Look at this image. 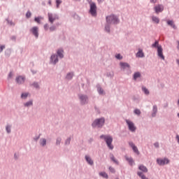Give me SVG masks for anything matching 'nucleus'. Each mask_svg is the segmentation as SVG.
<instances>
[{"mask_svg": "<svg viewBox=\"0 0 179 179\" xmlns=\"http://www.w3.org/2000/svg\"><path fill=\"white\" fill-rule=\"evenodd\" d=\"M101 139H104V141L106 142V145L108 146V148H109V149H114V146H113V145H111V143H113V137L110 136H105V135H102L100 136Z\"/></svg>", "mask_w": 179, "mask_h": 179, "instance_id": "1", "label": "nucleus"}, {"mask_svg": "<svg viewBox=\"0 0 179 179\" xmlns=\"http://www.w3.org/2000/svg\"><path fill=\"white\" fill-rule=\"evenodd\" d=\"M106 23L107 24H117L118 23V18L114 15H111L106 17Z\"/></svg>", "mask_w": 179, "mask_h": 179, "instance_id": "2", "label": "nucleus"}, {"mask_svg": "<svg viewBox=\"0 0 179 179\" xmlns=\"http://www.w3.org/2000/svg\"><path fill=\"white\" fill-rule=\"evenodd\" d=\"M105 121L106 120L103 117H101L100 119H96L92 123V127H94V128L96 127H98V128H101V127H103L104 125Z\"/></svg>", "mask_w": 179, "mask_h": 179, "instance_id": "3", "label": "nucleus"}, {"mask_svg": "<svg viewBox=\"0 0 179 179\" xmlns=\"http://www.w3.org/2000/svg\"><path fill=\"white\" fill-rule=\"evenodd\" d=\"M96 10H97V7L96 6V3H91L90 13L92 15V16H96V15H97Z\"/></svg>", "mask_w": 179, "mask_h": 179, "instance_id": "4", "label": "nucleus"}, {"mask_svg": "<svg viewBox=\"0 0 179 179\" xmlns=\"http://www.w3.org/2000/svg\"><path fill=\"white\" fill-rule=\"evenodd\" d=\"M126 122L129 127V131H131V132H134V131L136 130V127H135V124L131 121L127 120Z\"/></svg>", "mask_w": 179, "mask_h": 179, "instance_id": "5", "label": "nucleus"}, {"mask_svg": "<svg viewBox=\"0 0 179 179\" xmlns=\"http://www.w3.org/2000/svg\"><path fill=\"white\" fill-rule=\"evenodd\" d=\"M48 20H49L50 23H51V24H52V23H54L55 20H58V16L57 15H54L52 13H48Z\"/></svg>", "mask_w": 179, "mask_h": 179, "instance_id": "6", "label": "nucleus"}, {"mask_svg": "<svg viewBox=\"0 0 179 179\" xmlns=\"http://www.w3.org/2000/svg\"><path fill=\"white\" fill-rule=\"evenodd\" d=\"M157 162L159 166H164V164H169V163H170V161L167 158L158 159H157Z\"/></svg>", "mask_w": 179, "mask_h": 179, "instance_id": "7", "label": "nucleus"}, {"mask_svg": "<svg viewBox=\"0 0 179 179\" xmlns=\"http://www.w3.org/2000/svg\"><path fill=\"white\" fill-rule=\"evenodd\" d=\"M156 13H160V12H163L164 10V7L163 5H157L154 8Z\"/></svg>", "mask_w": 179, "mask_h": 179, "instance_id": "8", "label": "nucleus"}, {"mask_svg": "<svg viewBox=\"0 0 179 179\" xmlns=\"http://www.w3.org/2000/svg\"><path fill=\"white\" fill-rule=\"evenodd\" d=\"M158 57L162 59H164V55H163V48L162 46H157Z\"/></svg>", "mask_w": 179, "mask_h": 179, "instance_id": "9", "label": "nucleus"}, {"mask_svg": "<svg viewBox=\"0 0 179 179\" xmlns=\"http://www.w3.org/2000/svg\"><path fill=\"white\" fill-rule=\"evenodd\" d=\"M31 32L32 33V34H34V36H35V37H38V27H34L31 28Z\"/></svg>", "mask_w": 179, "mask_h": 179, "instance_id": "10", "label": "nucleus"}, {"mask_svg": "<svg viewBox=\"0 0 179 179\" xmlns=\"http://www.w3.org/2000/svg\"><path fill=\"white\" fill-rule=\"evenodd\" d=\"M15 80L18 85H22V83H24L25 78L24 77L20 76L16 78Z\"/></svg>", "mask_w": 179, "mask_h": 179, "instance_id": "11", "label": "nucleus"}, {"mask_svg": "<svg viewBox=\"0 0 179 179\" xmlns=\"http://www.w3.org/2000/svg\"><path fill=\"white\" fill-rule=\"evenodd\" d=\"M129 145V146H131V148H132L134 153H136V155H139V150H138V148L135 145V144H134V143L130 142Z\"/></svg>", "mask_w": 179, "mask_h": 179, "instance_id": "12", "label": "nucleus"}, {"mask_svg": "<svg viewBox=\"0 0 179 179\" xmlns=\"http://www.w3.org/2000/svg\"><path fill=\"white\" fill-rule=\"evenodd\" d=\"M79 99L82 104H85L87 102V97L85 95H79Z\"/></svg>", "mask_w": 179, "mask_h": 179, "instance_id": "13", "label": "nucleus"}, {"mask_svg": "<svg viewBox=\"0 0 179 179\" xmlns=\"http://www.w3.org/2000/svg\"><path fill=\"white\" fill-rule=\"evenodd\" d=\"M50 59H51V62L54 64V65H55V64L58 62V57L55 55H52Z\"/></svg>", "mask_w": 179, "mask_h": 179, "instance_id": "14", "label": "nucleus"}, {"mask_svg": "<svg viewBox=\"0 0 179 179\" xmlns=\"http://www.w3.org/2000/svg\"><path fill=\"white\" fill-rule=\"evenodd\" d=\"M136 57H138V58H143L145 57V55L143 54L142 50H138V52L136 54Z\"/></svg>", "mask_w": 179, "mask_h": 179, "instance_id": "15", "label": "nucleus"}, {"mask_svg": "<svg viewBox=\"0 0 179 179\" xmlns=\"http://www.w3.org/2000/svg\"><path fill=\"white\" fill-rule=\"evenodd\" d=\"M120 66L122 69H127V68H129V64L127 63L121 62Z\"/></svg>", "mask_w": 179, "mask_h": 179, "instance_id": "16", "label": "nucleus"}, {"mask_svg": "<svg viewBox=\"0 0 179 179\" xmlns=\"http://www.w3.org/2000/svg\"><path fill=\"white\" fill-rule=\"evenodd\" d=\"M57 55L59 57V58H64V50L62 49L58 50Z\"/></svg>", "mask_w": 179, "mask_h": 179, "instance_id": "17", "label": "nucleus"}, {"mask_svg": "<svg viewBox=\"0 0 179 179\" xmlns=\"http://www.w3.org/2000/svg\"><path fill=\"white\" fill-rule=\"evenodd\" d=\"M167 24H169V26H171V27H173V29H177V27H176V24H174V22H173V20H169L167 22Z\"/></svg>", "mask_w": 179, "mask_h": 179, "instance_id": "18", "label": "nucleus"}, {"mask_svg": "<svg viewBox=\"0 0 179 179\" xmlns=\"http://www.w3.org/2000/svg\"><path fill=\"white\" fill-rule=\"evenodd\" d=\"M85 159L87 160V163L90 164L91 166L93 165V160H92V158L89 156H85Z\"/></svg>", "mask_w": 179, "mask_h": 179, "instance_id": "19", "label": "nucleus"}, {"mask_svg": "<svg viewBox=\"0 0 179 179\" xmlns=\"http://www.w3.org/2000/svg\"><path fill=\"white\" fill-rule=\"evenodd\" d=\"M139 170H141V171H143L144 173H148V168H146V166L143 165H141L139 166Z\"/></svg>", "mask_w": 179, "mask_h": 179, "instance_id": "20", "label": "nucleus"}, {"mask_svg": "<svg viewBox=\"0 0 179 179\" xmlns=\"http://www.w3.org/2000/svg\"><path fill=\"white\" fill-rule=\"evenodd\" d=\"M99 176L103 178H108V175L106 172H100Z\"/></svg>", "mask_w": 179, "mask_h": 179, "instance_id": "21", "label": "nucleus"}, {"mask_svg": "<svg viewBox=\"0 0 179 179\" xmlns=\"http://www.w3.org/2000/svg\"><path fill=\"white\" fill-rule=\"evenodd\" d=\"M138 78H141V73H139V72L135 73L134 75V79L135 80H136V79H138Z\"/></svg>", "mask_w": 179, "mask_h": 179, "instance_id": "22", "label": "nucleus"}, {"mask_svg": "<svg viewBox=\"0 0 179 179\" xmlns=\"http://www.w3.org/2000/svg\"><path fill=\"white\" fill-rule=\"evenodd\" d=\"M126 160H127V162H129V164H131V166H132V164H134V159H132V158L126 157Z\"/></svg>", "mask_w": 179, "mask_h": 179, "instance_id": "23", "label": "nucleus"}, {"mask_svg": "<svg viewBox=\"0 0 179 179\" xmlns=\"http://www.w3.org/2000/svg\"><path fill=\"white\" fill-rule=\"evenodd\" d=\"M138 176H139L141 179H148V178H146V176H145V175H143V173H142L141 172H138Z\"/></svg>", "mask_w": 179, "mask_h": 179, "instance_id": "24", "label": "nucleus"}, {"mask_svg": "<svg viewBox=\"0 0 179 179\" xmlns=\"http://www.w3.org/2000/svg\"><path fill=\"white\" fill-rule=\"evenodd\" d=\"M41 19H43L42 17H35L34 20H35V22H36V23H38V24H40L41 23V22H40V20H41Z\"/></svg>", "mask_w": 179, "mask_h": 179, "instance_id": "25", "label": "nucleus"}, {"mask_svg": "<svg viewBox=\"0 0 179 179\" xmlns=\"http://www.w3.org/2000/svg\"><path fill=\"white\" fill-rule=\"evenodd\" d=\"M25 107H29V106H33V101H29L24 103Z\"/></svg>", "mask_w": 179, "mask_h": 179, "instance_id": "26", "label": "nucleus"}, {"mask_svg": "<svg viewBox=\"0 0 179 179\" xmlns=\"http://www.w3.org/2000/svg\"><path fill=\"white\" fill-rule=\"evenodd\" d=\"M156 113H157V106H154L153 107L152 117H155V115H156Z\"/></svg>", "mask_w": 179, "mask_h": 179, "instance_id": "27", "label": "nucleus"}, {"mask_svg": "<svg viewBox=\"0 0 179 179\" xmlns=\"http://www.w3.org/2000/svg\"><path fill=\"white\" fill-rule=\"evenodd\" d=\"M152 21L155 22V23H159V20L157 17H152Z\"/></svg>", "mask_w": 179, "mask_h": 179, "instance_id": "28", "label": "nucleus"}, {"mask_svg": "<svg viewBox=\"0 0 179 179\" xmlns=\"http://www.w3.org/2000/svg\"><path fill=\"white\" fill-rule=\"evenodd\" d=\"M47 143V141L45 140V138H43L41 141V145H42V146L45 145V144Z\"/></svg>", "mask_w": 179, "mask_h": 179, "instance_id": "29", "label": "nucleus"}, {"mask_svg": "<svg viewBox=\"0 0 179 179\" xmlns=\"http://www.w3.org/2000/svg\"><path fill=\"white\" fill-rule=\"evenodd\" d=\"M73 73H68L67 76H66V79H71V78H73Z\"/></svg>", "mask_w": 179, "mask_h": 179, "instance_id": "30", "label": "nucleus"}, {"mask_svg": "<svg viewBox=\"0 0 179 179\" xmlns=\"http://www.w3.org/2000/svg\"><path fill=\"white\" fill-rule=\"evenodd\" d=\"M31 17V13L30 11H27V13H26V17L27 19H29V17Z\"/></svg>", "mask_w": 179, "mask_h": 179, "instance_id": "31", "label": "nucleus"}, {"mask_svg": "<svg viewBox=\"0 0 179 179\" xmlns=\"http://www.w3.org/2000/svg\"><path fill=\"white\" fill-rule=\"evenodd\" d=\"M110 159H111V160H112L113 162H114V163H115L116 164H118V161H117V160L115 159V158L114 157V156L112 155V157H110Z\"/></svg>", "mask_w": 179, "mask_h": 179, "instance_id": "32", "label": "nucleus"}, {"mask_svg": "<svg viewBox=\"0 0 179 179\" xmlns=\"http://www.w3.org/2000/svg\"><path fill=\"white\" fill-rule=\"evenodd\" d=\"M55 29H57V27L53 25L49 28V30H50V31H55Z\"/></svg>", "mask_w": 179, "mask_h": 179, "instance_id": "33", "label": "nucleus"}, {"mask_svg": "<svg viewBox=\"0 0 179 179\" xmlns=\"http://www.w3.org/2000/svg\"><path fill=\"white\" fill-rule=\"evenodd\" d=\"M134 113H136L137 115H141V110L139 109L134 110Z\"/></svg>", "mask_w": 179, "mask_h": 179, "instance_id": "34", "label": "nucleus"}, {"mask_svg": "<svg viewBox=\"0 0 179 179\" xmlns=\"http://www.w3.org/2000/svg\"><path fill=\"white\" fill-rule=\"evenodd\" d=\"M62 1H61V0H57L56 1V3H57V8H59V5H61V3Z\"/></svg>", "mask_w": 179, "mask_h": 179, "instance_id": "35", "label": "nucleus"}, {"mask_svg": "<svg viewBox=\"0 0 179 179\" xmlns=\"http://www.w3.org/2000/svg\"><path fill=\"white\" fill-rule=\"evenodd\" d=\"M143 91L145 94H149V90H148V89H146L145 87H143Z\"/></svg>", "mask_w": 179, "mask_h": 179, "instance_id": "36", "label": "nucleus"}, {"mask_svg": "<svg viewBox=\"0 0 179 179\" xmlns=\"http://www.w3.org/2000/svg\"><path fill=\"white\" fill-rule=\"evenodd\" d=\"M27 96H29V94H27V93H24V94H22L21 95V97H22V99H26V97H27Z\"/></svg>", "mask_w": 179, "mask_h": 179, "instance_id": "37", "label": "nucleus"}, {"mask_svg": "<svg viewBox=\"0 0 179 179\" xmlns=\"http://www.w3.org/2000/svg\"><path fill=\"white\" fill-rule=\"evenodd\" d=\"M152 47H161L159 45V42L156 41L154 44H152Z\"/></svg>", "mask_w": 179, "mask_h": 179, "instance_id": "38", "label": "nucleus"}, {"mask_svg": "<svg viewBox=\"0 0 179 179\" xmlns=\"http://www.w3.org/2000/svg\"><path fill=\"white\" fill-rule=\"evenodd\" d=\"M115 58H117V59H122V57H121L120 54L116 55Z\"/></svg>", "mask_w": 179, "mask_h": 179, "instance_id": "39", "label": "nucleus"}, {"mask_svg": "<svg viewBox=\"0 0 179 179\" xmlns=\"http://www.w3.org/2000/svg\"><path fill=\"white\" fill-rule=\"evenodd\" d=\"M6 129L8 134H10V126H7L6 127Z\"/></svg>", "mask_w": 179, "mask_h": 179, "instance_id": "40", "label": "nucleus"}, {"mask_svg": "<svg viewBox=\"0 0 179 179\" xmlns=\"http://www.w3.org/2000/svg\"><path fill=\"white\" fill-rule=\"evenodd\" d=\"M109 170L110 171V173H115V169H114V168L110 166L109 167Z\"/></svg>", "mask_w": 179, "mask_h": 179, "instance_id": "41", "label": "nucleus"}, {"mask_svg": "<svg viewBox=\"0 0 179 179\" xmlns=\"http://www.w3.org/2000/svg\"><path fill=\"white\" fill-rule=\"evenodd\" d=\"M98 92H99V94H103V89H101V88H98Z\"/></svg>", "mask_w": 179, "mask_h": 179, "instance_id": "42", "label": "nucleus"}, {"mask_svg": "<svg viewBox=\"0 0 179 179\" xmlns=\"http://www.w3.org/2000/svg\"><path fill=\"white\" fill-rule=\"evenodd\" d=\"M4 48H5V45L0 46V52H2V51H3Z\"/></svg>", "mask_w": 179, "mask_h": 179, "instance_id": "43", "label": "nucleus"}, {"mask_svg": "<svg viewBox=\"0 0 179 179\" xmlns=\"http://www.w3.org/2000/svg\"><path fill=\"white\" fill-rule=\"evenodd\" d=\"M44 29L45 30H48V24H45V25H44Z\"/></svg>", "mask_w": 179, "mask_h": 179, "instance_id": "44", "label": "nucleus"}, {"mask_svg": "<svg viewBox=\"0 0 179 179\" xmlns=\"http://www.w3.org/2000/svg\"><path fill=\"white\" fill-rule=\"evenodd\" d=\"M105 30H106L108 31V33H109L110 31V27L108 26H106L105 27Z\"/></svg>", "mask_w": 179, "mask_h": 179, "instance_id": "45", "label": "nucleus"}, {"mask_svg": "<svg viewBox=\"0 0 179 179\" xmlns=\"http://www.w3.org/2000/svg\"><path fill=\"white\" fill-rule=\"evenodd\" d=\"M56 143L57 145H59L61 143V138H57Z\"/></svg>", "mask_w": 179, "mask_h": 179, "instance_id": "46", "label": "nucleus"}, {"mask_svg": "<svg viewBox=\"0 0 179 179\" xmlns=\"http://www.w3.org/2000/svg\"><path fill=\"white\" fill-rule=\"evenodd\" d=\"M70 142H71V138H68V139L66 141V145L69 144Z\"/></svg>", "mask_w": 179, "mask_h": 179, "instance_id": "47", "label": "nucleus"}, {"mask_svg": "<svg viewBox=\"0 0 179 179\" xmlns=\"http://www.w3.org/2000/svg\"><path fill=\"white\" fill-rule=\"evenodd\" d=\"M12 76H13V73H12V72H10L8 75V78H12Z\"/></svg>", "mask_w": 179, "mask_h": 179, "instance_id": "48", "label": "nucleus"}, {"mask_svg": "<svg viewBox=\"0 0 179 179\" xmlns=\"http://www.w3.org/2000/svg\"><path fill=\"white\" fill-rule=\"evenodd\" d=\"M154 145L155 146V148H159V143H155Z\"/></svg>", "mask_w": 179, "mask_h": 179, "instance_id": "49", "label": "nucleus"}, {"mask_svg": "<svg viewBox=\"0 0 179 179\" xmlns=\"http://www.w3.org/2000/svg\"><path fill=\"white\" fill-rule=\"evenodd\" d=\"M157 1V0H150V2H152V3H156Z\"/></svg>", "mask_w": 179, "mask_h": 179, "instance_id": "50", "label": "nucleus"}, {"mask_svg": "<svg viewBox=\"0 0 179 179\" xmlns=\"http://www.w3.org/2000/svg\"><path fill=\"white\" fill-rule=\"evenodd\" d=\"M34 87H38V84H37V83H34Z\"/></svg>", "mask_w": 179, "mask_h": 179, "instance_id": "51", "label": "nucleus"}, {"mask_svg": "<svg viewBox=\"0 0 179 179\" xmlns=\"http://www.w3.org/2000/svg\"><path fill=\"white\" fill-rule=\"evenodd\" d=\"M99 3H101V2H103V0H97Z\"/></svg>", "mask_w": 179, "mask_h": 179, "instance_id": "52", "label": "nucleus"}, {"mask_svg": "<svg viewBox=\"0 0 179 179\" xmlns=\"http://www.w3.org/2000/svg\"><path fill=\"white\" fill-rule=\"evenodd\" d=\"M178 49L179 50V41H178Z\"/></svg>", "mask_w": 179, "mask_h": 179, "instance_id": "53", "label": "nucleus"}, {"mask_svg": "<svg viewBox=\"0 0 179 179\" xmlns=\"http://www.w3.org/2000/svg\"><path fill=\"white\" fill-rule=\"evenodd\" d=\"M50 5H51V1H49Z\"/></svg>", "mask_w": 179, "mask_h": 179, "instance_id": "54", "label": "nucleus"}, {"mask_svg": "<svg viewBox=\"0 0 179 179\" xmlns=\"http://www.w3.org/2000/svg\"><path fill=\"white\" fill-rule=\"evenodd\" d=\"M178 117H179V113H178Z\"/></svg>", "mask_w": 179, "mask_h": 179, "instance_id": "55", "label": "nucleus"}, {"mask_svg": "<svg viewBox=\"0 0 179 179\" xmlns=\"http://www.w3.org/2000/svg\"><path fill=\"white\" fill-rule=\"evenodd\" d=\"M74 1H78V0H74Z\"/></svg>", "mask_w": 179, "mask_h": 179, "instance_id": "56", "label": "nucleus"}]
</instances>
